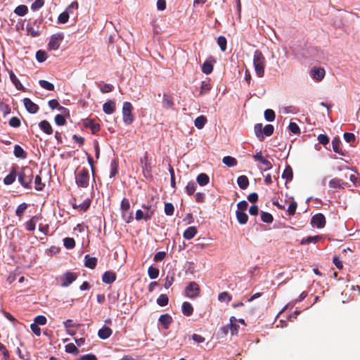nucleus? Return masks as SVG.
<instances>
[{"mask_svg":"<svg viewBox=\"0 0 360 360\" xmlns=\"http://www.w3.org/2000/svg\"><path fill=\"white\" fill-rule=\"evenodd\" d=\"M18 174V181L25 188H30L34 176L33 171L30 167H24Z\"/></svg>","mask_w":360,"mask_h":360,"instance_id":"obj_1","label":"nucleus"},{"mask_svg":"<svg viewBox=\"0 0 360 360\" xmlns=\"http://www.w3.org/2000/svg\"><path fill=\"white\" fill-rule=\"evenodd\" d=\"M255 71L257 77H262L264 74L265 58L260 51H255L253 56Z\"/></svg>","mask_w":360,"mask_h":360,"instance_id":"obj_2","label":"nucleus"},{"mask_svg":"<svg viewBox=\"0 0 360 360\" xmlns=\"http://www.w3.org/2000/svg\"><path fill=\"white\" fill-rule=\"evenodd\" d=\"M75 181L79 187H88L89 181V174L88 169L83 168L75 172Z\"/></svg>","mask_w":360,"mask_h":360,"instance_id":"obj_3","label":"nucleus"},{"mask_svg":"<svg viewBox=\"0 0 360 360\" xmlns=\"http://www.w3.org/2000/svg\"><path fill=\"white\" fill-rule=\"evenodd\" d=\"M121 211L123 219L127 223H130L133 221V212L130 210V202L127 198H124L121 202Z\"/></svg>","mask_w":360,"mask_h":360,"instance_id":"obj_4","label":"nucleus"},{"mask_svg":"<svg viewBox=\"0 0 360 360\" xmlns=\"http://www.w3.org/2000/svg\"><path fill=\"white\" fill-rule=\"evenodd\" d=\"M133 105L129 102H124L122 106V120L124 124H130L134 121V116L132 114Z\"/></svg>","mask_w":360,"mask_h":360,"instance_id":"obj_5","label":"nucleus"},{"mask_svg":"<svg viewBox=\"0 0 360 360\" xmlns=\"http://www.w3.org/2000/svg\"><path fill=\"white\" fill-rule=\"evenodd\" d=\"M143 210H136V220L143 219L145 221L149 220L153 214V210L151 209V206H143Z\"/></svg>","mask_w":360,"mask_h":360,"instance_id":"obj_6","label":"nucleus"},{"mask_svg":"<svg viewBox=\"0 0 360 360\" xmlns=\"http://www.w3.org/2000/svg\"><path fill=\"white\" fill-rule=\"evenodd\" d=\"M200 292V288L195 281L190 282L186 288V295L191 298L196 297Z\"/></svg>","mask_w":360,"mask_h":360,"instance_id":"obj_7","label":"nucleus"},{"mask_svg":"<svg viewBox=\"0 0 360 360\" xmlns=\"http://www.w3.org/2000/svg\"><path fill=\"white\" fill-rule=\"evenodd\" d=\"M63 39L61 34H55L51 36L49 42V48L51 50H57Z\"/></svg>","mask_w":360,"mask_h":360,"instance_id":"obj_8","label":"nucleus"},{"mask_svg":"<svg viewBox=\"0 0 360 360\" xmlns=\"http://www.w3.org/2000/svg\"><path fill=\"white\" fill-rule=\"evenodd\" d=\"M77 277V274L72 272H67L64 274L60 278L61 285L63 287L69 286L72 283H73L76 280Z\"/></svg>","mask_w":360,"mask_h":360,"instance_id":"obj_9","label":"nucleus"},{"mask_svg":"<svg viewBox=\"0 0 360 360\" xmlns=\"http://www.w3.org/2000/svg\"><path fill=\"white\" fill-rule=\"evenodd\" d=\"M253 158L257 161H259L262 164L263 166L261 169L264 171L269 170L272 167L271 162L262 156L261 151L257 152L255 155H253Z\"/></svg>","mask_w":360,"mask_h":360,"instance_id":"obj_10","label":"nucleus"},{"mask_svg":"<svg viewBox=\"0 0 360 360\" xmlns=\"http://www.w3.org/2000/svg\"><path fill=\"white\" fill-rule=\"evenodd\" d=\"M83 126L86 129H89L91 134H96L100 130V125L94 120L86 119L83 122Z\"/></svg>","mask_w":360,"mask_h":360,"instance_id":"obj_11","label":"nucleus"},{"mask_svg":"<svg viewBox=\"0 0 360 360\" xmlns=\"http://www.w3.org/2000/svg\"><path fill=\"white\" fill-rule=\"evenodd\" d=\"M311 224L318 229L323 228L326 224V218L324 215L321 213L315 214L311 218Z\"/></svg>","mask_w":360,"mask_h":360,"instance_id":"obj_12","label":"nucleus"},{"mask_svg":"<svg viewBox=\"0 0 360 360\" xmlns=\"http://www.w3.org/2000/svg\"><path fill=\"white\" fill-rule=\"evenodd\" d=\"M310 75L314 79L321 81L324 77L325 70L321 68L314 67L311 70Z\"/></svg>","mask_w":360,"mask_h":360,"instance_id":"obj_13","label":"nucleus"},{"mask_svg":"<svg viewBox=\"0 0 360 360\" xmlns=\"http://www.w3.org/2000/svg\"><path fill=\"white\" fill-rule=\"evenodd\" d=\"M91 200L89 199L84 200L81 203H77L76 199L73 200V202H72V207L74 209L79 210V211L85 212L88 210V208L90 206Z\"/></svg>","mask_w":360,"mask_h":360,"instance_id":"obj_14","label":"nucleus"},{"mask_svg":"<svg viewBox=\"0 0 360 360\" xmlns=\"http://www.w3.org/2000/svg\"><path fill=\"white\" fill-rule=\"evenodd\" d=\"M23 103L27 110L30 113H35L39 110L38 105L33 103L30 98H24Z\"/></svg>","mask_w":360,"mask_h":360,"instance_id":"obj_15","label":"nucleus"},{"mask_svg":"<svg viewBox=\"0 0 360 360\" xmlns=\"http://www.w3.org/2000/svg\"><path fill=\"white\" fill-rule=\"evenodd\" d=\"M41 219V216L35 215L25 223V228L28 231H33L35 229L36 224L39 219Z\"/></svg>","mask_w":360,"mask_h":360,"instance_id":"obj_16","label":"nucleus"},{"mask_svg":"<svg viewBox=\"0 0 360 360\" xmlns=\"http://www.w3.org/2000/svg\"><path fill=\"white\" fill-rule=\"evenodd\" d=\"M116 279V274L113 271H105L102 276V281L106 284L113 283Z\"/></svg>","mask_w":360,"mask_h":360,"instance_id":"obj_17","label":"nucleus"},{"mask_svg":"<svg viewBox=\"0 0 360 360\" xmlns=\"http://www.w3.org/2000/svg\"><path fill=\"white\" fill-rule=\"evenodd\" d=\"M159 321L165 329H168L172 322V318L169 314H165L160 316Z\"/></svg>","mask_w":360,"mask_h":360,"instance_id":"obj_18","label":"nucleus"},{"mask_svg":"<svg viewBox=\"0 0 360 360\" xmlns=\"http://www.w3.org/2000/svg\"><path fill=\"white\" fill-rule=\"evenodd\" d=\"M97 264V259L86 255L84 257V265L91 269H94Z\"/></svg>","mask_w":360,"mask_h":360,"instance_id":"obj_19","label":"nucleus"},{"mask_svg":"<svg viewBox=\"0 0 360 360\" xmlns=\"http://www.w3.org/2000/svg\"><path fill=\"white\" fill-rule=\"evenodd\" d=\"M112 330L109 327H103L98 332V335L101 339L105 340L112 335Z\"/></svg>","mask_w":360,"mask_h":360,"instance_id":"obj_20","label":"nucleus"},{"mask_svg":"<svg viewBox=\"0 0 360 360\" xmlns=\"http://www.w3.org/2000/svg\"><path fill=\"white\" fill-rule=\"evenodd\" d=\"M103 110L106 114H112L115 110V103L112 101H108L103 104Z\"/></svg>","mask_w":360,"mask_h":360,"instance_id":"obj_21","label":"nucleus"},{"mask_svg":"<svg viewBox=\"0 0 360 360\" xmlns=\"http://www.w3.org/2000/svg\"><path fill=\"white\" fill-rule=\"evenodd\" d=\"M197 233V229L195 226H189L184 232V238L187 240L192 239Z\"/></svg>","mask_w":360,"mask_h":360,"instance_id":"obj_22","label":"nucleus"},{"mask_svg":"<svg viewBox=\"0 0 360 360\" xmlns=\"http://www.w3.org/2000/svg\"><path fill=\"white\" fill-rule=\"evenodd\" d=\"M16 176H18V174L14 168H13L11 173L4 178V183L6 185L12 184L15 181Z\"/></svg>","mask_w":360,"mask_h":360,"instance_id":"obj_23","label":"nucleus"},{"mask_svg":"<svg viewBox=\"0 0 360 360\" xmlns=\"http://www.w3.org/2000/svg\"><path fill=\"white\" fill-rule=\"evenodd\" d=\"M64 327L65 328L67 332L70 335H74L75 334V332H72L70 329L71 328L74 327H79L80 326V324H75L73 323V321L72 319H68L65 321L63 322Z\"/></svg>","mask_w":360,"mask_h":360,"instance_id":"obj_24","label":"nucleus"},{"mask_svg":"<svg viewBox=\"0 0 360 360\" xmlns=\"http://www.w3.org/2000/svg\"><path fill=\"white\" fill-rule=\"evenodd\" d=\"M237 183L241 189H246L249 185V179L246 176L241 175L238 177Z\"/></svg>","mask_w":360,"mask_h":360,"instance_id":"obj_25","label":"nucleus"},{"mask_svg":"<svg viewBox=\"0 0 360 360\" xmlns=\"http://www.w3.org/2000/svg\"><path fill=\"white\" fill-rule=\"evenodd\" d=\"M193 312V307L188 302L182 304V313L186 316H191Z\"/></svg>","mask_w":360,"mask_h":360,"instance_id":"obj_26","label":"nucleus"},{"mask_svg":"<svg viewBox=\"0 0 360 360\" xmlns=\"http://www.w3.org/2000/svg\"><path fill=\"white\" fill-rule=\"evenodd\" d=\"M237 319L234 316L230 318L229 327L232 335L238 334L239 326L236 323Z\"/></svg>","mask_w":360,"mask_h":360,"instance_id":"obj_27","label":"nucleus"},{"mask_svg":"<svg viewBox=\"0 0 360 360\" xmlns=\"http://www.w3.org/2000/svg\"><path fill=\"white\" fill-rule=\"evenodd\" d=\"M236 218L239 224H245L247 223L248 220V214L243 211H236Z\"/></svg>","mask_w":360,"mask_h":360,"instance_id":"obj_28","label":"nucleus"},{"mask_svg":"<svg viewBox=\"0 0 360 360\" xmlns=\"http://www.w3.org/2000/svg\"><path fill=\"white\" fill-rule=\"evenodd\" d=\"M210 178L207 174L205 173H201L198 175L196 178V181L198 184L201 186H205L209 183Z\"/></svg>","mask_w":360,"mask_h":360,"instance_id":"obj_29","label":"nucleus"},{"mask_svg":"<svg viewBox=\"0 0 360 360\" xmlns=\"http://www.w3.org/2000/svg\"><path fill=\"white\" fill-rule=\"evenodd\" d=\"M141 163L143 167V172L144 176L146 177L150 176V167L148 164V158H147L146 155H145L144 159L141 160Z\"/></svg>","mask_w":360,"mask_h":360,"instance_id":"obj_30","label":"nucleus"},{"mask_svg":"<svg viewBox=\"0 0 360 360\" xmlns=\"http://www.w3.org/2000/svg\"><path fill=\"white\" fill-rule=\"evenodd\" d=\"M39 126L40 129L47 134H50L53 132L51 124L46 120L41 122Z\"/></svg>","mask_w":360,"mask_h":360,"instance_id":"obj_31","label":"nucleus"},{"mask_svg":"<svg viewBox=\"0 0 360 360\" xmlns=\"http://www.w3.org/2000/svg\"><path fill=\"white\" fill-rule=\"evenodd\" d=\"M118 172V162L116 159H114L111 161L110 163V177L113 178L116 176Z\"/></svg>","mask_w":360,"mask_h":360,"instance_id":"obj_32","label":"nucleus"},{"mask_svg":"<svg viewBox=\"0 0 360 360\" xmlns=\"http://www.w3.org/2000/svg\"><path fill=\"white\" fill-rule=\"evenodd\" d=\"M14 155H15V157L21 159H25L27 156V153L19 145L15 146Z\"/></svg>","mask_w":360,"mask_h":360,"instance_id":"obj_33","label":"nucleus"},{"mask_svg":"<svg viewBox=\"0 0 360 360\" xmlns=\"http://www.w3.org/2000/svg\"><path fill=\"white\" fill-rule=\"evenodd\" d=\"M9 75L11 82L13 83L17 89H24L23 86L18 80V79L16 77L13 71H9Z\"/></svg>","mask_w":360,"mask_h":360,"instance_id":"obj_34","label":"nucleus"},{"mask_svg":"<svg viewBox=\"0 0 360 360\" xmlns=\"http://www.w3.org/2000/svg\"><path fill=\"white\" fill-rule=\"evenodd\" d=\"M222 162L228 167H234L237 165L236 158L231 156H225L222 159Z\"/></svg>","mask_w":360,"mask_h":360,"instance_id":"obj_35","label":"nucleus"},{"mask_svg":"<svg viewBox=\"0 0 360 360\" xmlns=\"http://www.w3.org/2000/svg\"><path fill=\"white\" fill-rule=\"evenodd\" d=\"M328 184L330 188H341L342 186L345 184V183L341 179L333 178L329 181Z\"/></svg>","mask_w":360,"mask_h":360,"instance_id":"obj_36","label":"nucleus"},{"mask_svg":"<svg viewBox=\"0 0 360 360\" xmlns=\"http://www.w3.org/2000/svg\"><path fill=\"white\" fill-rule=\"evenodd\" d=\"M333 149L334 152L340 154H342L341 143L340 139L338 137H335L332 141Z\"/></svg>","mask_w":360,"mask_h":360,"instance_id":"obj_37","label":"nucleus"},{"mask_svg":"<svg viewBox=\"0 0 360 360\" xmlns=\"http://www.w3.org/2000/svg\"><path fill=\"white\" fill-rule=\"evenodd\" d=\"M168 302L169 298L165 294H161L157 299V304L160 307H165L167 305Z\"/></svg>","mask_w":360,"mask_h":360,"instance_id":"obj_38","label":"nucleus"},{"mask_svg":"<svg viewBox=\"0 0 360 360\" xmlns=\"http://www.w3.org/2000/svg\"><path fill=\"white\" fill-rule=\"evenodd\" d=\"M282 177L285 179L287 181H290L292 179L293 173L290 167H288L283 172Z\"/></svg>","mask_w":360,"mask_h":360,"instance_id":"obj_39","label":"nucleus"},{"mask_svg":"<svg viewBox=\"0 0 360 360\" xmlns=\"http://www.w3.org/2000/svg\"><path fill=\"white\" fill-rule=\"evenodd\" d=\"M28 8L25 5L17 6L14 11L15 13L19 16H24L27 13Z\"/></svg>","mask_w":360,"mask_h":360,"instance_id":"obj_40","label":"nucleus"},{"mask_svg":"<svg viewBox=\"0 0 360 360\" xmlns=\"http://www.w3.org/2000/svg\"><path fill=\"white\" fill-rule=\"evenodd\" d=\"M159 269L158 268L150 266L148 269V274L151 279H155L159 276Z\"/></svg>","mask_w":360,"mask_h":360,"instance_id":"obj_41","label":"nucleus"},{"mask_svg":"<svg viewBox=\"0 0 360 360\" xmlns=\"http://www.w3.org/2000/svg\"><path fill=\"white\" fill-rule=\"evenodd\" d=\"M207 122V119L205 116L201 115L198 117L195 120V126L198 129H201L204 127Z\"/></svg>","mask_w":360,"mask_h":360,"instance_id":"obj_42","label":"nucleus"},{"mask_svg":"<svg viewBox=\"0 0 360 360\" xmlns=\"http://www.w3.org/2000/svg\"><path fill=\"white\" fill-rule=\"evenodd\" d=\"M260 214L263 222L271 223L274 220L273 216L269 212L262 211Z\"/></svg>","mask_w":360,"mask_h":360,"instance_id":"obj_43","label":"nucleus"},{"mask_svg":"<svg viewBox=\"0 0 360 360\" xmlns=\"http://www.w3.org/2000/svg\"><path fill=\"white\" fill-rule=\"evenodd\" d=\"M27 203L25 202H22L21 203L20 205H18V207H17L16 210H15V214L18 217H21L24 212H25V210H27Z\"/></svg>","mask_w":360,"mask_h":360,"instance_id":"obj_44","label":"nucleus"},{"mask_svg":"<svg viewBox=\"0 0 360 360\" xmlns=\"http://www.w3.org/2000/svg\"><path fill=\"white\" fill-rule=\"evenodd\" d=\"M35 189L37 191H42L45 187V184L42 183L41 178L39 175H37L34 179Z\"/></svg>","mask_w":360,"mask_h":360,"instance_id":"obj_45","label":"nucleus"},{"mask_svg":"<svg viewBox=\"0 0 360 360\" xmlns=\"http://www.w3.org/2000/svg\"><path fill=\"white\" fill-rule=\"evenodd\" d=\"M63 242H64V246L67 249H72L75 247V241L74 238H72L67 237V238H64Z\"/></svg>","mask_w":360,"mask_h":360,"instance_id":"obj_46","label":"nucleus"},{"mask_svg":"<svg viewBox=\"0 0 360 360\" xmlns=\"http://www.w3.org/2000/svg\"><path fill=\"white\" fill-rule=\"evenodd\" d=\"M39 83L40 86L44 89H46L49 91H53L54 89L53 84L46 80H43V79L39 80Z\"/></svg>","mask_w":360,"mask_h":360,"instance_id":"obj_47","label":"nucleus"},{"mask_svg":"<svg viewBox=\"0 0 360 360\" xmlns=\"http://www.w3.org/2000/svg\"><path fill=\"white\" fill-rule=\"evenodd\" d=\"M232 299V297L227 292H222L218 296V300L220 302H226L229 303Z\"/></svg>","mask_w":360,"mask_h":360,"instance_id":"obj_48","label":"nucleus"},{"mask_svg":"<svg viewBox=\"0 0 360 360\" xmlns=\"http://www.w3.org/2000/svg\"><path fill=\"white\" fill-rule=\"evenodd\" d=\"M65 352L70 354H77L79 353V349L73 343H69L65 345Z\"/></svg>","mask_w":360,"mask_h":360,"instance_id":"obj_49","label":"nucleus"},{"mask_svg":"<svg viewBox=\"0 0 360 360\" xmlns=\"http://www.w3.org/2000/svg\"><path fill=\"white\" fill-rule=\"evenodd\" d=\"M319 238L320 237L319 236L304 238L301 241V244L304 245L311 243H316L319 240Z\"/></svg>","mask_w":360,"mask_h":360,"instance_id":"obj_50","label":"nucleus"},{"mask_svg":"<svg viewBox=\"0 0 360 360\" xmlns=\"http://www.w3.org/2000/svg\"><path fill=\"white\" fill-rule=\"evenodd\" d=\"M213 70V66L212 64L205 62L202 65V71L206 75L210 74Z\"/></svg>","mask_w":360,"mask_h":360,"instance_id":"obj_51","label":"nucleus"},{"mask_svg":"<svg viewBox=\"0 0 360 360\" xmlns=\"http://www.w3.org/2000/svg\"><path fill=\"white\" fill-rule=\"evenodd\" d=\"M264 117L269 122H272L275 119V113L274 110L267 109L264 111Z\"/></svg>","mask_w":360,"mask_h":360,"instance_id":"obj_52","label":"nucleus"},{"mask_svg":"<svg viewBox=\"0 0 360 360\" xmlns=\"http://www.w3.org/2000/svg\"><path fill=\"white\" fill-rule=\"evenodd\" d=\"M195 188L196 184L193 181L189 182L186 187L187 194L189 195H193L195 191Z\"/></svg>","mask_w":360,"mask_h":360,"instance_id":"obj_53","label":"nucleus"},{"mask_svg":"<svg viewBox=\"0 0 360 360\" xmlns=\"http://www.w3.org/2000/svg\"><path fill=\"white\" fill-rule=\"evenodd\" d=\"M297 207V202L295 200L291 201V202L290 203L288 208L287 210L288 214L290 216H293L295 213Z\"/></svg>","mask_w":360,"mask_h":360,"instance_id":"obj_54","label":"nucleus"},{"mask_svg":"<svg viewBox=\"0 0 360 360\" xmlns=\"http://www.w3.org/2000/svg\"><path fill=\"white\" fill-rule=\"evenodd\" d=\"M174 207L171 202L165 204V213L168 216H172L174 214Z\"/></svg>","mask_w":360,"mask_h":360,"instance_id":"obj_55","label":"nucleus"},{"mask_svg":"<svg viewBox=\"0 0 360 360\" xmlns=\"http://www.w3.org/2000/svg\"><path fill=\"white\" fill-rule=\"evenodd\" d=\"M217 44L219 46L221 51H225L226 49V39L224 37L220 36L217 39Z\"/></svg>","mask_w":360,"mask_h":360,"instance_id":"obj_56","label":"nucleus"},{"mask_svg":"<svg viewBox=\"0 0 360 360\" xmlns=\"http://www.w3.org/2000/svg\"><path fill=\"white\" fill-rule=\"evenodd\" d=\"M47 319L43 315H39L34 318V323L37 325L44 326L46 323Z\"/></svg>","mask_w":360,"mask_h":360,"instance_id":"obj_57","label":"nucleus"},{"mask_svg":"<svg viewBox=\"0 0 360 360\" xmlns=\"http://www.w3.org/2000/svg\"><path fill=\"white\" fill-rule=\"evenodd\" d=\"M288 129H289L290 131L292 134H300V127L295 122H290V124L288 125Z\"/></svg>","mask_w":360,"mask_h":360,"instance_id":"obj_58","label":"nucleus"},{"mask_svg":"<svg viewBox=\"0 0 360 360\" xmlns=\"http://www.w3.org/2000/svg\"><path fill=\"white\" fill-rule=\"evenodd\" d=\"M69 19V13L65 11L60 13L58 16V20L60 23H65L68 21Z\"/></svg>","mask_w":360,"mask_h":360,"instance_id":"obj_59","label":"nucleus"},{"mask_svg":"<svg viewBox=\"0 0 360 360\" xmlns=\"http://www.w3.org/2000/svg\"><path fill=\"white\" fill-rule=\"evenodd\" d=\"M27 31L28 34L32 37H37L39 34L40 32L39 27L35 29L33 27L29 25L27 27Z\"/></svg>","mask_w":360,"mask_h":360,"instance_id":"obj_60","label":"nucleus"},{"mask_svg":"<svg viewBox=\"0 0 360 360\" xmlns=\"http://www.w3.org/2000/svg\"><path fill=\"white\" fill-rule=\"evenodd\" d=\"M174 278L173 274L171 275V276H169V274L167 275V276L165 278V283H164L165 288H167V289L170 288L171 285H172V283H174Z\"/></svg>","mask_w":360,"mask_h":360,"instance_id":"obj_61","label":"nucleus"},{"mask_svg":"<svg viewBox=\"0 0 360 360\" xmlns=\"http://www.w3.org/2000/svg\"><path fill=\"white\" fill-rule=\"evenodd\" d=\"M36 58L39 62H44L46 59V53L45 51L39 50L36 53Z\"/></svg>","mask_w":360,"mask_h":360,"instance_id":"obj_62","label":"nucleus"},{"mask_svg":"<svg viewBox=\"0 0 360 360\" xmlns=\"http://www.w3.org/2000/svg\"><path fill=\"white\" fill-rule=\"evenodd\" d=\"M165 257H166V252L164 251H160V252H158L157 253H155V255H154L153 259L155 262H160V261L163 260Z\"/></svg>","mask_w":360,"mask_h":360,"instance_id":"obj_63","label":"nucleus"},{"mask_svg":"<svg viewBox=\"0 0 360 360\" xmlns=\"http://www.w3.org/2000/svg\"><path fill=\"white\" fill-rule=\"evenodd\" d=\"M274 127L271 124H266L263 129L264 135H271L274 133Z\"/></svg>","mask_w":360,"mask_h":360,"instance_id":"obj_64","label":"nucleus"}]
</instances>
